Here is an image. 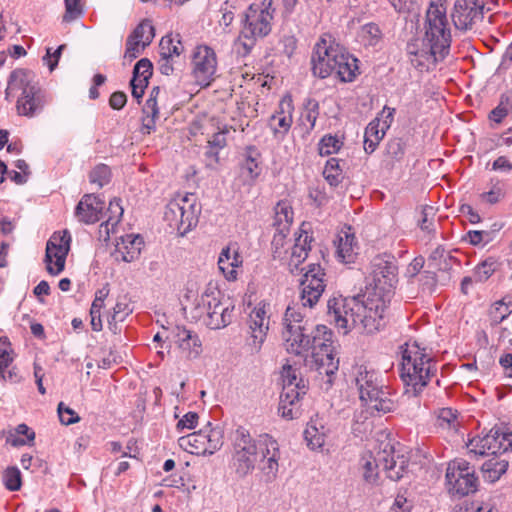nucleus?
<instances>
[{
    "instance_id": "nucleus-1",
    "label": "nucleus",
    "mask_w": 512,
    "mask_h": 512,
    "mask_svg": "<svg viewBox=\"0 0 512 512\" xmlns=\"http://www.w3.org/2000/svg\"><path fill=\"white\" fill-rule=\"evenodd\" d=\"M397 282L393 257L376 256L371 262L370 281L363 293L343 297L332 296L327 302V316L343 334L354 328L367 334L385 326V312Z\"/></svg>"
},
{
    "instance_id": "nucleus-2",
    "label": "nucleus",
    "mask_w": 512,
    "mask_h": 512,
    "mask_svg": "<svg viewBox=\"0 0 512 512\" xmlns=\"http://www.w3.org/2000/svg\"><path fill=\"white\" fill-rule=\"evenodd\" d=\"M280 451L276 440L269 435L255 440L244 427H238L232 434V461L235 472L240 477L250 474L256 463L261 461L260 469L267 481H273L279 470Z\"/></svg>"
},
{
    "instance_id": "nucleus-3",
    "label": "nucleus",
    "mask_w": 512,
    "mask_h": 512,
    "mask_svg": "<svg viewBox=\"0 0 512 512\" xmlns=\"http://www.w3.org/2000/svg\"><path fill=\"white\" fill-rule=\"evenodd\" d=\"M311 62L313 74L322 79L335 74L342 82H351L358 70L357 59L329 33L323 34L315 44Z\"/></svg>"
},
{
    "instance_id": "nucleus-4",
    "label": "nucleus",
    "mask_w": 512,
    "mask_h": 512,
    "mask_svg": "<svg viewBox=\"0 0 512 512\" xmlns=\"http://www.w3.org/2000/svg\"><path fill=\"white\" fill-rule=\"evenodd\" d=\"M400 378L407 393L418 396L436 376L435 358L417 341H407L400 346Z\"/></svg>"
},
{
    "instance_id": "nucleus-5",
    "label": "nucleus",
    "mask_w": 512,
    "mask_h": 512,
    "mask_svg": "<svg viewBox=\"0 0 512 512\" xmlns=\"http://www.w3.org/2000/svg\"><path fill=\"white\" fill-rule=\"evenodd\" d=\"M234 309L233 301L217 286L209 283L195 300L191 315L193 319L210 329H221L232 322Z\"/></svg>"
},
{
    "instance_id": "nucleus-6",
    "label": "nucleus",
    "mask_w": 512,
    "mask_h": 512,
    "mask_svg": "<svg viewBox=\"0 0 512 512\" xmlns=\"http://www.w3.org/2000/svg\"><path fill=\"white\" fill-rule=\"evenodd\" d=\"M351 384L359 393L360 400L369 410L388 413L396 408L389 388L382 384L380 375L366 365H357L351 371Z\"/></svg>"
},
{
    "instance_id": "nucleus-7",
    "label": "nucleus",
    "mask_w": 512,
    "mask_h": 512,
    "mask_svg": "<svg viewBox=\"0 0 512 512\" xmlns=\"http://www.w3.org/2000/svg\"><path fill=\"white\" fill-rule=\"evenodd\" d=\"M273 0L251 4L244 13L243 27L235 41L237 54L248 55L258 39L266 37L272 30L275 9Z\"/></svg>"
},
{
    "instance_id": "nucleus-8",
    "label": "nucleus",
    "mask_w": 512,
    "mask_h": 512,
    "mask_svg": "<svg viewBox=\"0 0 512 512\" xmlns=\"http://www.w3.org/2000/svg\"><path fill=\"white\" fill-rule=\"evenodd\" d=\"M408 459L395 452L394 446L386 443L374 456L371 452L365 453L361 458L363 479L368 484H376L379 476V468L393 481H398L408 468Z\"/></svg>"
},
{
    "instance_id": "nucleus-9",
    "label": "nucleus",
    "mask_w": 512,
    "mask_h": 512,
    "mask_svg": "<svg viewBox=\"0 0 512 512\" xmlns=\"http://www.w3.org/2000/svg\"><path fill=\"white\" fill-rule=\"evenodd\" d=\"M311 357L309 366L315 369L319 375L327 377L329 385L333 382V376L338 371L339 359L336 357L333 332L325 325H317L313 330Z\"/></svg>"
},
{
    "instance_id": "nucleus-10",
    "label": "nucleus",
    "mask_w": 512,
    "mask_h": 512,
    "mask_svg": "<svg viewBox=\"0 0 512 512\" xmlns=\"http://www.w3.org/2000/svg\"><path fill=\"white\" fill-rule=\"evenodd\" d=\"M201 206L194 193H178L166 206L164 218L180 235H185L198 223Z\"/></svg>"
},
{
    "instance_id": "nucleus-11",
    "label": "nucleus",
    "mask_w": 512,
    "mask_h": 512,
    "mask_svg": "<svg viewBox=\"0 0 512 512\" xmlns=\"http://www.w3.org/2000/svg\"><path fill=\"white\" fill-rule=\"evenodd\" d=\"M430 53L444 57L451 44V32L446 17V7L443 4L432 2L426 13V33Z\"/></svg>"
},
{
    "instance_id": "nucleus-12",
    "label": "nucleus",
    "mask_w": 512,
    "mask_h": 512,
    "mask_svg": "<svg viewBox=\"0 0 512 512\" xmlns=\"http://www.w3.org/2000/svg\"><path fill=\"white\" fill-rule=\"evenodd\" d=\"M224 433L220 427H209L181 436L178 445L184 451L195 455H212L223 445Z\"/></svg>"
},
{
    "instance_id": "nucleus-13",
    "label": "nucleus",
    "mask_w": 512,
    "mask_h": 512,
    "mask_svg": "<svg viewBox=\"0 0 512 512\" xmlns=\"http://www.w3.org/2000/svg\"><path fill=\"white\" fill-rule=\"evenodd\" d=\"M446 486L448 492L460 497L473 493L477 489L475 470L464 459H454L448 463L446 469Z\"/></svg>"
},
{
    "instance_id": "nucleus-14",
    "label": "nucleus",
    "mask_w": 512,
    "mask_h": 512,
    "mask_svg": "<svg viewBox=\"0 0 512 512\" xmlns=\"http://www.w3.org/2000/svg\"><path fill=\"white\" fill-rule=\"evenodd\" d=\"M468 452L475 457L504 453L512 449V432L493 428L484 436H476L467 443Z\"/></svg>"
},
{
    "instance_id": "nucleus-15",
    "label": "nucleus",
    "mask_w": 512,
    "mask_h": 512,
    "mask_svg": "<svg viewBox=\"0 0 512 512\" xmlns=\"http://www.w3.org/2000/svg\"><path fill=\"white\" fill-rule=\"evenodd\" d=\"M485 8L484 1L456 0L452 12V21L456 29L461 31L472 30L483 21Z\"/></svg>"
},
{
    "instance_id": "nucleus-16",
    "label": "nucleus",
    "mask_w": 512,
    "mask_h": 512,
    "mask_svg": "<svg viewBox=\"0 0 512 512\" xmlns=\"http://www.w3.org/2000/svg\"><path fill=\"white\" fill-rule=\"evenodd\" d=\"M71 236L68 231L54 233L46 244L45 263L50 275L60 274L70 250Z\"/></svg>"
},
{
    "instance_id": "nucleus-17",
    "label": "nucleus",
    "mask_w": 512,
    "mask_h": 512,
    "mask_svg": "<svg viewBox=\"0 0 512 512\" xmlns=\"http://www.w3.org/2000/svg\"><path fill=\"white\" fill-rule=\"evenodd\" d=\"M192 74L200 86H208L214 79L217 70L215 51L206 45L195 47L192 54Z\"/></svg>"
},
{
    "instance_id": "nucleus-18",
    "label": "nucleus",
    "mask_w": 512,
    "mask_h": 512,
    "mask_svg": "<svg viewBox=\"0 0 512 512\" xmlns=\"http://www.w3.org/2000/svg\"><path fill=\"white\" fill-rule=\"evenodd\" d=\"M324 270L319 264L309 265L301 281V303L304 307H313L325 290Z\"/></svg>"
},
{
    "instance_id": "nucleus-19",
    "label": "nucleus",
    "mask_w": 512,
    "mask_h": 512,
    "mask_svg": "<svg viewBox=\"0 0 512 512\" xmlns=\"http://www.w3.org/2000/svg\"><path fill=\"white\" fill-rule=\"evenodd\" d=\"M268 306V304L260 302L249 314L248 325L251 341L248 344L252 347V351L254 352L260 351L267 336L269 329V317L267 316Z\"/></svg>"
},
{
    "instance_id": "nucleus-20",
    "label": "nucleus",
    "mask_w": 512,
    "mask_h": 512,
    "mask_svg": "<svg viewBox=\"0 0 512 512\" xmlns=\"http://www.w3.org/2000/svg\"><path fill=\"white\" fill-rule=\"evenodd\" d=\"M105 202L95 194H85L75 208L76 218L85 224H93L100 220Z\"/></svg>"
},
{
    "instance_id": "nucleus-21",
    "label": "nucleus",
    "mask_w": 512,
    "mask_h": 512,
    "mask_svg": "<svg viewBox=\"0 0 512 512\" xmlns=\"http://www.w3.org/2000/svg\"><path fill=\"white\" fill-rule=\"evenodd\" d=\"M307 327L284 330L283 339L285 341L286 350L289 353L304 356L310 351L312 346L313 330L308 333Z\"/></svg>"
},
{
    "instance_id": "nucleus-22",
    "label": "nucleus",
    "mask_w": 512,
    "mask_h": 512,
    "mask_svg": "<svg viewBox=\"0 0 512 512\" xmlns=\"http://www.w3.org/2000/svg\"><path fill=\"white\" fill-rule=\"evenodd\" d=\"M142 245L143 240L139 235L127 234L122 236L116 244L114 257L116 260L133 262L138 259Z\"/></svg>"
},
{
    "instance_id": "nucleus-23",
    "label": "nucleus",
    "mask_w": 512,
    "mask_h": 512,
    "mask_svg": "<svg viewBox=\"0 0 512 512\" xmlns=\"http://www.w3.org/2000/svg\"><path fill=\"white\" fill-rule=\"evenodd\" d=\"M292 100L285 97L281 100L278 110L270 117L269 126L274 134L284 136L292 125Z\"/></svg>"
},
{
    "instance_id": "nucleus-24",
    "label": "nucleus",
    "mask_w": 512,
    "mask_h": 512,
    "mask_svg": "<svg viewBox=\"0 0 512 512\" xmlns=\"http://www.w3.org/2000/svg\"><path fill=\"white\" fill-rule=\"evenodd\" d=\"M313 241L312 235L304 230H301L299 236L295 239V243L292 247L290 260L288 263L289 270L291 273L296 271H304L305 268H300V265L308 257V252L311 249V242Z\"/></svg>"
},
{
    "instance_id": "nucleus-25",
    "label": "nucleus",
    "mask_w": 512,
    "mask_h": 512,
    "mask_svg": "<svg viewBox=\"0 0 512 512\" xmlns=\"http://www.w3.org/2000/svg\"><path fill=\"white\" fill-rule=\"evenodd\" d=\"M25 95H21L17 100V111L20 115L33 117L40 112L46 104L44 92L39 88L28 89Z\"/></svg>"
},
{
    "instance_id": "nucleus-26",
    "label": "nucleus",
    "mask_w": 512,
    "mask_h": 512,
    "mask_svg": "<svg viewBox=\"0 0 512 512\" xmlns=\"http://www.w3.org/2000/svg\"><path fill=\"white\" fill-rule=\"evenodd\" d=\"M358 243L351 227L343 230L338 235L336 254L340 262L352 264L358 256Z\"/></svg>"
},
{
    "instance_id": "nucleus-27",
    "label": "nucleus",
    "mask_w": 512,
    "mask_h": 512,
    "mask_svg": "<svg viewBox=\"0 0 512 512\" xmlns=\"http://www.w3.org/2000/svg\"><path fill=\"white\" fill-rule=\"evenodd\" d=\"M38 86L33 83V74L26 69L13 70L8 78L7 87L5 89V99L10 100V97L17 91H22L21 95H25L28 89L34 90Z\"/></svg>"
},
{
    "instance_id": "nucleus-28",
    "label": "nucleus",
    "mask_w": 512,
    "mask_h": 512,
    "mask_svg": "<svg viewBox=\"0 0 512 512\" xmlns=\"http://www.w3.org/2000/svg\"><path fill=\"white\" fill-rule=\"evenodd\" d=\"M243 259L238 252L236 244L228 245L224 248L218 259V266L225 278L229 281L236 280V268L242 265Z\"/></svg>"
},
{
    "instance_id": "nucleus-29",
    "label": "nucleus",
    "mask_w": 512,
    "mask_h": 512,
    "mask_svg": "<svg viewBox=\"0 0 512 512\" xmlns=\"http://www.w3.org/2000/svg\"><path fill=\"white\" fill-rule=\"evenodd\" d=\"M305 394L300 393L299 390L294 392L289 386L286 391H282L278 407L281 417L287 420L297 418L300 415V399Z\"/></svg>"
},
{
    "instance_id": "nucleus-30",
    "label": "nucleus",
    "mask_w": 512,
    "mask_h": 512,
    "mask_svg": "<svg viewBox=\"0 0 512 512\" xmlns=\"http://www.w3.org/2000/svg\"><path fill=\"white\" fill-rule=\"evenodd\" d=\"M176 342L188 358H196L202 351V343L196 333L185 327H176Z\"/></svg>"
},
{
    "instance_id": "nucleus-31",
    "label": "nucleus",
    "mask_w": 512,
    "mask_h": 512,
    "mask_svg": "<svg viewBox=\"0 0 512 512\" xmlns=\"http://www.w3.org/2000/svg\"><path fill=\"white\" fill-rule=\"evenodd\" d=\"M123 212L124 209L121 205L120 199L114 198L110 201L107 209L108 218L99 227L100 237H104L105 240L109 238L110 233L114 232L115 227L120 222Z\"/></svg>"
},
{
    "instance_id": "nucleus-32",
    "label": "nucleus",
    "mask_w": 512,
    "mask_h": 512,
    "mask_svg": "<svg viewBox=\"0 0 512 512\" xmlns=\"http://www.w3.org/2000/svg\"><path fill=\"white\" fill-rule=\"evenodd\" d=\"M386 131L387 129H384L380 123V118L373 119L367 125L364 134V149L367 153H372L376 150Z\"/></svg>"
},
{
    "instance_id": "nucleus-33",
    "label": "nucleus",
    "mask_w": 512,
    "mask_h": 512,
    "mask_svg": "<svg viewBox=\"0 0 512 512\" xmlns=\"http://www.w3.org/2000/svg\"><path fill=\"white\" fill-rule=\"evenodd\" d=\"M281 377L283 381L282 391H286V388L289 386L294 392L295 390H299L300 393L307 392V385L298 369L286 364L282 368Z\"/></svg>"
},
{
    "instance_id": "nucleus-34",
    "label": "nucleus",
    "mask_w": 512,
    "mask_h": 512,
    "mask_svg": "<svg viewBox=\"0 0 512 512\" xmlns=\"http://www.w3.org/2000/svg\"><path fill=\"white\" fill-rule=\"evenodd\" d=\"M508 460L492 457L483 463L481 470L485 481L494 483L507 471Z\"/></svg>"
},
{
    "instance_id": "nucleus-35",
    "label": "nucleus",
    "mask_w": 512,
    "mask_h": 512,
    "mask_svg": "<svg viewBox=\"0 0 512 512\" xmlns=\"http://www.w3.org/2000/svg\"><path fill=\"white\" fill-rule=\"evenodd\" d=\"M275 229H281L282 232H289L293 221V210L287 201H279L274 208Z\"/></svg>"
},
{
    "instance_id": "nucleus-36",
    "label": "nucleus",
    "mask_w": 512,
    "mask_h": 512,
    "mask_svg": "<svg viewBox=\"0 0 512 512\" xmlns=\"http://www.w3.org/2000/svg\"><path fill=\"white\" fill-rule=\"evenodd\" d=\"M142 131L150 134L156 128V121L159 119V108L157 102L147 99L142 109Z\"/></svg>"
},
{
    "instance_id": "nucleus-37",
    "label": "nucleus",
    "mask_w": 512,
    "mask_h": 512,
    "mask_svg": "<svg viewBox=\"0 0 512 512\" xmlns=\"http://www.w3.org/2000/svg\"><path fill=\"white\" fill-rule=\"evenodd\" d=\"M35 439V433L26 424H19L7 437V442L18 447L30 445Z\"/></svg>"
},
{
    "instance_id": "nucleus-38",
    "label": "nucleus",
    "mask_w": 512,
    "mask_h": 512,
    "mask_svg": "<svg viewBox=\"0 0 512 512\" xmlns=\"http://www.w3.org/2000/svg\"><path fill=\"white\" fill-rule=\"evenodd\" d=\"M155 36V30L150 20L144 19L141 21L132 33L128 36L134 38L136 41L142 43V47L148 46Z\"/></svg>"
},
{
    "instance_id": "nucleus-39",
    "label": "nucleus",
    "mask_w": 512,
    "mask_h": 512,
    "mask_svg": "<svg viewBox=\"0 0 512 512\" xmlns=\"http://www.w3.org/2000/svg\"><path fill=\"white\" fill-rule=\"evenodd\" d=\"M319 116V103L317 100L309 98L304 104V110L301 114L300 121L306 131H311L315 127L316 120Z\"/></svg>"
},
{
    "instance_id": "nucleus-40",
    "label": "nucleus",
    "mask_w": 512,
    "mask_h": 512,
    "mask_svg": "<svg viewBox=\"0 0 512 512\" xmlns=\"http://www.w3.org/2000/svg\"><path fill=\"white\" fill-rule=\"evenodd\" d=\"M184 51V47L179 39L175 40L171 36H165L159 44V55L170 59L179 57Z\"/></svg>"
},
{
    "instance_id": "nucleus-41",
    "label": "nucleus",
    "mask_w": 512,
    "mask_h": 512,
    "mask_svg": "<svg viewBox=\"0 0 512 512\" xmlns=\"http://www.w3.org/2000/svg\"><path fill=\"white\" fill-rule=\"evenodd\" d=\"M497 266L498 262L495 258L489 257L485 259L475 267L473 272L474 281L485 282L496 271Z\"/></svg>"
},
{
    "instance_id": "nucleus-42",
    "label": "nucleus",
    "mask_w": 512,
    "mask_h": 512,
    "mask_svg": "<svg viewBox=\"0 0 512 512\" xmlns=\"http://www.w3.org/2000/svg\"><path fill=\"white\" fill-rule=\"evenodd\" d=\"M305 439L312 449L321 448L325 443L326 433L323 426L318 428L316 424L310 423L304 431Z\"/></svg>"
},
{
    "instance_id": "nucleus-43",
    "label": "nucleus",
    "mask_w": 512,
    "mask_h": 512,
    "mask_svg": "<svg viewBox=\"0 0 512 512\" xmlns=\"http://www.w3.org/2000/svg\"><path fill=\"white\" fill-rule=\"evenodd\" d=\"M323 176L331 186H338L341 183L343 176L338 159L330 158L327 161L323 170Z\"/></svg>"
},
{
    "instance_id": "nucleus-44",
    "label": "nucleus",
    "mask_w": 512,
    "mask_h": 512,
    "mask_svg": "<svg viewBox=\"0 0 512 512\" xmlns=\"http://www.w3.org/2000/svg\"><path fill=\"white\" fill-rule=\"evenodd\" d=\"M459 414L452 408H442L437 413V425L442 428L457 429L460 425Z\"/></svg>"
},
{
    "instance_id": "nucleus-45",
    "label": "nucleus",
    "mask_w": 512,
    "mask_h": 512,
    "mask_svg": "<svg viewBox=\"0 0 512 512\" xmlns=\"http://www.w3.org/2000/svg\"><path fill=\"white\" fill-rule=\"evenodd\" d=\"M284 330H290L305 327L304 315L299 308L295 306H288L284 314Z\"/></svg>"
},
{
    "instance_id": "nucleus-46",
    "label": "nucleus",
    "mask_w": 512,
    "mask_h": 512,
    "mask_svg": "<svg viewBox=\"0 0 512 512\" xmlns=\"http://www.w3.org/2000/svg\"><path fill=\"white\" fill-rule=\"evenodd\" d=\"M111 178V170L105 164H99L92 169L89 174L91 184H95L98 188H102L108 184Z\"/></svg>"
},
{
    "instance_id": "nucleus-47",
    "label": "nucleus",
    "mask_w": 512,
    "mask_h": 512,
    "mask_svg": "<svg viewBox=\"0 0 512 512\" xmlns=\"http://www.w3.org/2000/svg\"><path fill=\"white\" fill-rule=\"evenodd\" d=\"M3 483L9 491H18L22 485L20 470L15 467H8L3 473Z\"/></svg>"
},
{
    "instance_id": "nucleus-48",
    "label": "nucleus",
    "mask_w": 512,
    "mask_h": 512,
    "mask_svg": "<svg viewBox=\"0 0 512 512\" xmlns=\"http://www.w3.org/2000/svg\"><path fill=\"white\" fill-rule=\"evenodd\" d=\"M386 156L391 162H399L405 155V143L401 138H393L386 145Z\"/></svg>"
},
{
    "instance_id": "nucleus-49",
    "label": "nucleus",
    "mask_w": 512,
    "mask_h": 512,
    "mask_svg": "<svg viewBox=\"0 0 512 512\" xmlns=\"http://www.w3.org/2000/svg\"><path fill=\"white\" fill-rule=\"evenodd\" d=\"M362 39L365 45L376 46L381 40V30L374 23H368L362 27Z\"/></svg>"
},
{
    "instance_id": "nucleus-50",
    "label": "nucleus",
    "mask_w": 512,
    "mask_h": 512,
    "mask_svg": "<svg viewBox=\"0 0 512 512\" xmlns=\"http://www.w3.org/2000/svg\"><path fill=\"white\" fill-rule=\"evenodd\" d=\"M342 145V142L335 136L326 135L319 143V153L322 156H328L336 153Z\"/></svg>"
},
{
    "instance_id": "nucleus-51",
    "label": "nucleus",
    "mask_w": 512,
    "mask_h": 512,
    "mask_svg": "<svg viewBox=\"0 0 512 512\" xmlns=\"http://www.w3.org/2000/svg\"><path fill=\"white\" fill-rule=\"evenodd\" d=\"M511 110V101L508 96L501 97L500 104L490 112V119L496 123H500Z\"/></svg>"
},
{
    "instance_id": "nucleus-52",
    "label": "nucleus",
    "mask_w": 512,
    "mask_h": 512,
    "mask_svg": "<svg viewBox=\"0 0 512 512\" xmlns=\"http://www.w3.org/2000/svg\"><path fill=\"white\" fill-rule=\"evenodd\" d=\"M64 2L66 10L64 15L65 21H73L83 14V5L81 0H64Z\"/></svg>"
},
{
    "instance_id": "nucleus-53",
    "label": "nucleus",
    "mask_w": 512,
    "mask_h": 512,
    "mask_svg": "<svg viewBox=\"0 0 512 512\" xmlns=\"http://www.w3.org/2000/svg\"><path fill=\"white\" fill-rule=\"evenodd\" d=\"M255 152L254 149L249 148L247 155L245 157L244 162L242 163V171L243 173H247V175L254 179L259 175L258 162L256 158L253 156Z\"/></svg>"
},
{
    "instance_id": "nucleus-54",
    "label": "nucleus",
    "mask_w": 512,
    "mask_h": 512,
    "mask_svg": "<svg viewBox=\"0 0 512 512\" xmlns=\"http://www.w3.org/2000/svg\"><path fill=\"white\" fill-rule=\"evenodd\" d=\"M59 420L64 425H71L80 421L79 415L71 408L64 405L63 402L58 404Z\"/></svg>"
},
{
    "instance_id": "nucleus-55",
    "label": "nucleus",
    "mask_w": 512,
    "mask_h": 512,
    "mask_svg": "<svg viewBox=\"0 0 512 512\" xmlns=\"http://www.w3.org/2000/svg\"><path fill=\"white\" fill-rule=\"evenodd\" d=\"M453 512H498L488 503L470 502L458 506Z\"/></svg>"
},
{
    "instance_id": "nucleus-56",
    "label": "nucleus",
    "mask_w": 512,
    "mask_h": 512,
    "mask_svg": "<svg viewBox=\"0 0 512 512\" xmlns=\"http://www.w3.org/2000/svg\"><path fill=\"white\" fill-rule=\"evenodd\" d=\"M473 246L486 244L490 240V233L488 231L470 230L466 233L465 238Z\"/></svg>"
},
{
    "instance_id": "nucleus-57",
    "label": "nucleus",
    "mask_w": 512,
    "mask_h": 512,
    "mask_svg": "<svg viewBox=\"0 0 512 512\" xmlns=\"http://www.w3.org/2000/svg\"><path fill=\"white\" fill-rule=\"evenodd\" d=\"M145 47H142V43L136 41L134 38H127L126 40V49L124 53V58L132 61L136 59L143 51Z\"/></svg>"
},
{
    "instance_id": "nucleus-58",
    "label": "nucleus",
    "mask_w": 512,
    "mask_h": 512,
    "mask_svg": "<svg viewBox=\"0 0 512 512\" xmlns=\"http://www.w3.org/2000/svg\"><path fill=\"white\" fill-rule=\"evenodd\" d=\"M152 63L147 58L140 59L133 69V77L150 78L152 76Z\"/></svg>"
},
{
    "instance_id": "nucleus-59",
    "label": "nucleus",
    "mask_w": 512,
    "mask_h": 512,
    "mask_svg": "<svg viewBox=\"0 0 512 512\" xmlns=\"http://www.w3.org/2000/svg\"><path fill=\"white\" fill-rule=\"evenodd\" d=\"M12 353V349L0 348V377L3 380H6V370L11 367L14 361Z\"/></svg>"
},
{
    "instance_id": "nucleus-60",
    "label": "nucleus",
    "mask_w": 512,
    "mask_h": 512,
    "mask_svg": "<svg viewBox=\"0 0 512 512\" xmlns=\"http://www.w3.org/2000/svg\"><path fill=\"white\" fill-rule=\"evenodd\" d=\"M236 7L229 1L224 2L221 6L220 12L222 14L221 19L219 20L220 25L225 27L230 26V24L234 20Z\"/></svg>"
},
{
    "instance_id": "nucleus-61",
    "label": "nucleus",
    "mask_w": 512,
    "mask_h": 512,
    "mask_svg": "<svg viewBox=\"0 0 512 512\" xmlns=\"http://www.w3.org/2000/svg\"><path fill=\"white\" fill-rule=\"evenodd\" d=\"M199 416L196 412L186 413L177 423L176 429L183 432L184 429H194L198 423Z\"/></svg>"
},
{
    "instance_id": "nucleus-62",
    "label": "nucleus",
    "mask_w": 512,
    "mask_h": 512,
    "mask_svg": "<svg viewBox=\"0 0 512 512\" xmlns=\"http://www.w3.org/2000/svg\"><path fill=\"white\" fill-rule=\"evenodd\" d=\"M434 209L431 206L423 207L421 211V219L419 220L420 228L424 231H431V227L433 225L434 218Z\"/></svg>"
},
{
    "instance_id": "nucleus-63",
    "label": "nucleus",
    "mask_w": 512,
    "mask_h": 512,
    "mask_svg": "<svg viewBox=\"0 0 512 512\" xmlns=\"http://www.w3.org/2000/svg\"><path fill=\"white\" fill-rule=\"evenodd\" d=\"M127 102V96L122 91H116L112 93L109 99V105L114 110L122 109Z\"/></svg>"
},
{
    "instance_id": "nucleus-64",
    "label": "nucleus",
    "mask_w": 512,
    "mask_h": 512,
    "mask_svg": "<svg viewBox=\"0 0 512 512\" xmlns=\"http://www.w3.org/2000/svg\"><path fill=\"white\" fill-rule=\"evenodd\" d=\"M412 508L411 503L403 495H397L393 504L394 512H410Z\"/></svg>"
}]
</instances>
